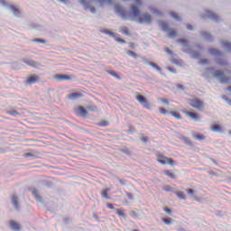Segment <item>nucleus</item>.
Segmentation results:
<instances>
[{
	"label": "nucleus",
	"instance_id": "obj_1",
	"mask_svg": "<svg viewBox=\"0 0 231 231\" xmlns=\"http://www.w3.org/2000/svg\"><path fill=\"white\" fill-rule=\"evenodd\" d=\"M115 12L123 21H127L129 17H133L134 19H138V23L140 24H152V16L149 13L142 14V11L137 5L132 4L130 5V11L127 12L124 9L122 5H116Z\"/></svg>",
	"mask_w": 231,
	"mask_h": 231
},
{
	"label": "nucleus",
	"instance_id": "obj_2",
	"mask_svg": "<svg viewBox=\"0 0 231 231\" xmlns=\"http://www.w3.org/2000/svg\"><path fill=\"white\" fill-rule=\"evenodd\" d=\"M210 75H213L215 79L219 80L220 84H231V78L225 74V71L221 69L216 70L214 67L206 68L205 71L202 73V77L206 79H210Z\"/></svg>",
	"mask_w": 231,
	"mask_h": 231
},
{
	"label": "nucleus",
	"instance_id": "obj_3",
	"mask_svg": "<svg viewBox=\"0 0 231 231\" xmlns=\"http://www.w3.org/2000/svg\"><path fill=\"white\" fill-rule=\"evenodd\" d=\"M177 42H179V44H182V46L184 47L181 50V51H183V53H188V55H191V57L193 59H197V60L201 59L200 52L198 51H193L190 48V45H189V40L183 39V38H180V39L177 40Z\"/></svg>",
	"mask_w": 231,
	"mask_h": 231
},
{
	"label": "nucleus",
	"instance_id": "obj_4",
	"mask_svg": "<svg viewBox=\"0 0 231 231\" xmlns=\"http://www.w3.org/2000/svg\"><path fill=\"white\" fill-rule=\"evenodd\" d=\"M158 24L162 30V32L168 33V37H170V39H174V37H178V32H176V30H174L171 27H169V23H167V22L160 20L158 22Z\"/></svg>",
	"mask_w": 231,
	"mask_h": 231
},
{
	"label": "nucleus",
	"instance_id": "obj_5",
	"mask_svg": "<svg viewBox=\"0 0 231 231\" xmlns=\"http://www.w3.org/2000/svg\"><path fill=\"white\" fill-rule=\"evenodd\" d=\"M188 104L191 107H194L195 109H198L199 111H203V109H205V104L203 103V100H201L198 97L189 99Z\"/></svg>",
	"mask_w": 231,
	"mask_h": 231
},
{
	"label": "nucleus",
	"instance_id": "obj_6",
	"mask_svg": "<svg viewBox=\"0 0 231 231\" xmlns=\"http://www.w3.org/2000/svg\"><path fill=\"white\" fill-rule=\"evenodd\" d=\"M100 32L105 33V35H108L112 39H115L116 41V42H120V44H127V42L125 40H124L120 37H116V35H118V33L113 32L109 29H101Z\"/></svg>",
	"mask_w": 231,
	"mask_h": 231
},
{
	"label": "nucleus",
	"instance_id": "obj_7",
	"mask_svg": "<svg viewBox=\"0 0 231 231\" xmlns=\"http://www.w3.org/2000/svg\"><path fill=\"white\" fill-rule=\"evenodd\" d=\"M201 18L210 19L211 21H214V23H217L219 21V16L210 10H207L204 14H201Z\"/></svg>",
	"mask_w": 231,
	"mask_h": 231
},
{
	"label": "nucleus",
	"instance_id": "obj_8",
	"mask_svg": "<svg viewBox=\"0 0 231 231\" xmlns=\"http://www.w3.org/2000/svg\"><path fill=\"white\" fill-rule=\"evenodd\" d=\"M142 60L144 64H148L149 66H152L153 69L158 71L161 75H163L162 67L158 66V64H156L154 61H150L149 59L145 57H142Z\"/></svg>",
	"mask_w": 231,
	"mask_h": 231
},
{
	"label": "nucleus",
	"instance_id": "obj_9",
	"mask_svg": "<svg viewBox=\"0 0 231 231\" xmlns=\"http://www.w3.org/2000/svg\"><path fill=\"white\" fill-rule=\"evenodd\" d=\"M55 80L58 82H63V80H73V76L68 74H56L54 75Z\"/></svg>",
	"mask_w": 231,
	"mask_h": 231
},
{
	"label": "nucleus",
	"instance_id": "obj_10",
	"mask_svg": "<svg viewBox=\"0 0 231 231\" xmlns=\"http://www.w3.org/2000/svg\"><path fill=\"white\" fill-rule=\"evenodd\" d=\"M79 5H82L84 10H89L91 14H97V9L91 6L87 0H79Z\"/></svg>",
	"mask_w": 231,
	"mask_h": 231
},
{
	"label": "nucleus",
	"instance_id": "obj_11",
	"mask_svg": "<svg viewBox=\"0 0 231 231\" xmlns=\"http://www.w3.org/2000/svg\"><path fill=\"white\" fill-rule=\"evenodd\" d=\"M41 77L38 75L32 74L30 75L27 79L25 80V84L29 86H32V84H37V81L40 80Z\"/></svg>",
	"mask_w": 231,
	"mask_h": 231
},
{
	"label": "nucleus",
	"instance_id": "obj_12",
	"mask_svg": "<svg viewBox=\"0 0 231 231\" xmlns=\"http://www.w3.org/2000/svg\"><path fill=\"white\" fill-rule=\"evenodd\" d=\"M33 198L38 201V203H44V199H42V196L39 195V189L36 188H31L30 189Z\"/></svg>",
	"mask_w": 231,
	"mask_h": 231
},
{
	"label": "nucleus",
	"instance_id": "obj_13",
	"mask_svg": "<svg viewBox=\"0 0 231 231\" xmlns=\"http://www.w3.org/2000/svg\"><path fill=\"white\" fill-rule=\"evenodd\" d=\"M200 37H203L204 41H206L207 42H212L214 41V37L212 36V34H210V32H207V31H200Z\"/></svg>",
	"mask_w": 231,
	"mask_h": 231
},
{
	"label": "nucleus",
	"instance_id": "obj_14",
	"mask_svg": "<svg viewBox=\"0 0 231 231\" xmlns=\"http://www.w3.org/2000/svg\"><path fill=\"white\" fill-rule=\"evenodd\" d=\"M9 226H10L11 230H14V231H21L22 230L21 224L17 223L15 220H10Z\"/></svg>",
	"mask_w": 231,
	"mask_h": 231
},
{
	"label": "nucleus",
	"instance_id": "obj_15",
	"mask_svg": "<svg viewBox=\"0 0 231 231\" xmlns=\"http://www.w3.org/2000/svg\"><path fill=\"white\" fill-rule=\"evenodd\" d=\"M11 203L15 210H19L21 208V206L19 205V197H17V195L12 196Z\"/></svg>",
	"mask_w": 231,
	"mask_h": 231
},
{
	"label": "nucleus",
	"instance_id": "obj_16",
	"mask_svg": "<svg viewBox=\"0 0 231 231\" xmlns=\"http://www.w3.org/2000/svg\"><path fill=\"white\" fill-rule=\"evenodd\" d=\"M9 10H11L15 17H21L23 15L21 9L15 7L14 5H9Z\"/></svg>",
	"mask_w": 231,
	"mask_h": 231
},
{
	"label": "nucleus",
	"instance_id": "obj_17",
	"mask_svg": "<svg viewBox=\"0 0 231 231\" xmlns=\"http://www.w3.org/2000/svg\"><path fill=\"white\" fill-rule=\"evenodd\" d=\"M208 53H210L213 57H223V52L216 48H208Z\"/></svg>",
	"mask_w": 231,
	"mask_h": 231
},
{
	"label": "nucleus",
	"instance_id": "obj_18",
	"mask_svg": "<svg viewBox=\"0 0 231 231\" xmlns=\"http://www.w3.org/2000/svg\"><path fill=\"white\" fill-rule=\"evenodd\" d=\"M76 115H79V116H87L88 110L84 106H79L76 110Z\"/></svg>",
	"mask_w": 231,
	"mask_h": 231
},
{
	"label": "nucleus",
	"instance_id": "obj_19",
	"mask_svg": "<svg viewBox=\"0 0 231 231\" xmlns=\"http://www.w3.org/2000/svg\"><path fill=\"white\" fill-rule=\"evenodd\" d=\"M69 100H78V98L82 97V93L73 92L68 95L67 97Z\"/></svg>",
	"mask_w": 231,
	"mask_h": 231
},
{
	"label": "nucleus",
	"instance_id": "obj_20",
	"mask_svg": "<svg viewBox=\"0 0 231 231\" xmlns=\"http://www.w3.org/2000/svg\"><path fill=\"white\" fill-rule=\"evenodd\" d=\"M23 62L27 64V66H31V68H39V66H41V63L32 60H24Z\"/></svg>",
	"mask_w": 231,
	"mask_h": 231
},
{
	"label": "nucleus",
	"instance_id": "obj_21",
	"mask_svg": "<svg viewBox=\"0 0 231 231\" xmlns=\"http://www.w3.org/2000/svg\"><path fill=\"white\" fill-rule=\"evenodd\" d=\"M171 64H175L176 66H183V60H180L176 58V56H172L170 59Z\"/></svg>",
	"mask_w": 231,
	"mask_h": 231
},
{
	"label": "nucleus",
	"instance_id": "obj_22",
	"mask_svg": "<svg viewBox=\"0 0 231 231\" xmlns=\"http://www.w3.org/2000/svg\"><path fill=\"white\" fill-rule=\"evenodd\" d=\"M157 162L161 163L162 165H167V157H165L163 154L157 155Z\"/></svg>",
	"mask_w": 231,
	"mask_h": 231
},
{
	"label": "nucleus",
	"instance_id": "obj_23",
	"mask_svg": "<svg viewBox=\"0 0 231 231\" xmlns=\"http://www.w3.org/2000/svg\"><path fill=\"white\" fill-rule=\"evenodd\" d=\"M180 139L186 143L189 147H192L194 143H192V141H190V138L187 136H180Z\"/></svg>",
	"mask_w": 231,
	"mask_h": 231
},
{
	"label": "nucleus",
	"instance_id": "obj_24",
	"mask_svg": "<svg viewBox=\"0 0 231 231\" xmlns=\"http://www.w3.org/2000/svg\"><path fill=\"white\" fill-rule=\"evenodd\" d=\"M111 190L110 188H106L105 189H103L101 191V196L105 199H111V197H109V191Z\"/></svg>",
	"mask_w": 231,
	"mask_h": 231
},
{
	"label": "nucleus",
	"instance_id": "obj_25",
	"mask_svg": "<svg viewBox=\"0 0 231 231\" xmlns=\"http://www.w3.org/2000/svg\"><path fill=\"white\" fill-rule=\"evenodd\" d=\"M187 115H188V116L192 118L195 122L199 121V115H198V113L187 112Z\"/></svg>",
	"mask_w": 231,
	"mask_h": 231
},
{
	"label": "nucleus",
	"instance_id": "obj_26",
	"mask_svg": "<svg viewBox=\"0 0 231 231\" xmlns=\"http://www.w3.org/2000/svg\"><path fill=\"white\" fill-rule=\"evenodd\" d=\"M7 115H10L11 116H14V118H19V116H21V114L19 112H17V110H7L6 111Z\"/></svg>",
	"mask_w": 231,
	"mask_h": 231
},
{
	"label": "nucleus",
	"instance_id": "obj_27",
	"mask_svg": "<svg viewBox=\"0 0 231 231\" xmlns=\"http://www.w3.org/2000/svg\"><path fill=\"white\" fill-rule=\"evenodd\" d=\"M216 64H217L218 66H228V62H226V60L221 59V58H217L215 60Z\"/></svg>",
	"mask_w": 231,
	"mask_h": 231
},
{
	"label": "nucleus",
	"instance_id": "obj_28",
	"mask_svg": "<svg viewBox=\"0 0 231 231\" xmlns=\"http://www.w3.org/2000/svg\"><path fill=\"white\" fill-rule=\"evenodd\" d=\"M222 46L226 50V51H228V53H231V42H222Z\"/></svg>",
	"mask_w": 231,
	"mask_h": 231
},
{
	"label": "nucleus",
	"instance_id": "obj_29",
	"mask_svg": "<svg viewBox=\"0 0 231 231\" xmlns=\"http://www.w3.org/2000/svg\"><path fill=\"white\" fill-rule=\"evenodd\" d=\"M127 55H129V57H133V59H142V55L137 54L136 52L133 51H127Z\"/></svg>",
	"mask_w": 231,
	"mask_h": 231
},
{
	"label": "nucleus",
	"instance_id": "obj_30",
	"mask_svg": "<svg viewBox=\"0 0 231 231\" xmlns=\"http://www.w3.org/2000/svg\"><path fill=\"white\" fill-rule=\"evenodd\" d=\"M106 73H108V75H111L112 77H114L117 80H122V78H120V75H118L116 73V71H115V70H106Z\"/></svg>",
	"mask_w": 231,
	"mask_h": 231
},
{
	"label": "nucleus",
	"instance_id": "obj_31",
	"mask_svg": "<svg viewBox=\"0 0 231 231\" xmlns=\"http://www.w3.org/2000/svg\"><path fill=\"white\" fill-rule=\"evenodd\" d=\"M136 100L140 102V104H144V102H147V97H145L143 95H140L138 94L136 97H135Z\"/></svg>",
	"mask_w": 231,
	"mask_h": 231
},
{
	"label": "nucleus",
	"instance_id": "obj_32",
	"mask_svg": "<svg viewBox=\"0 0 231 231\" xmlns=\"http://www.w3.org/2000/svg\"><path fill=\"white\" fill-rule=\"evenodd\" d=\"M121 33L126 35L127 37H131V32H129V28H127V26L121 27Z\"/></svg>",
	"mask_w": 231,
	"mask_h": 231
},
{
	"label": "nucleus",
	"instance_id": "obj_33",
	"mask_svg": "<svg viewBox=\"0 0 231 231\" xmlns=\"http://www.w3.org/2000/svg\"><path fill=\"white\" fill-rule=\"evenodd\" d=\"M152 14H155L156 15H159V17H163V13L158 10L155 7H152L151 9Z\"/></svg>",
	"mask_w": 231,
	"mask_h": 231
},
{
	"label": "nucleus",
	"instance_id": "obj_34",
	"mask_svg": "<svg viewBox=\"0 0 231 231\" xmlns=\"http://www.w3.org/2000/svg\"><path fill=\"white\" fill-rule=\"evenodd\" d=\"M174 194H176L179 199H187V197L185 196V193H183V191H174Z\"/></svg>",
	"mask_w": 231,
	"mask_h": 231
},
{
	"label": "nucleus",
	"instance_id": "obj_35",
	"mask_svg": "<svg viewBox=\"0 0 231 231\" xmlns=\"http://www.w3.org/2000/svg\"><path fill=\"white\" fill-rule=\"evenodd\" d=\"M170 115H171V116H174V118H177V120H181V115L179 112L176 111H170Z\"/></svg>",
	"mask_w": 231,
	"mask_h": 231
},
{
	"label": "nucleus",
	"instance_id": "obj_36",
	"mask_svg": "<svg viewBox=\"0 0 231 231\" xmlns=\"http://www.w3.org/2000/svg\"><path fill=\"white\" fill-rule=\"evenodd\" d=\"M116 214L117 216H119V217H124V219H125V217H127V215L125 213H124V210H122L121 208H116Z\"/></svg>",
	"mask_w": 231,
	"mask_h": 231
},
{
	"label": "nucleus",
	"instance_id": "obj_37",
	"mask_svg": "<svg viewBox=\"0 0 231 231\" xmlns=\"http://www.w3.org/2000/svg\"><path fill=\"white\" fill-rule=\"evenodd\" d=\"M164 174L165 176H168L169 178H171V180H176V175H174V173H172L171 171L169 170H165L164 171Z\"/></svg>",
	"mask_w": 231,
	"mask_h": 231
},
{
	"label": "nucleus",
	"instance_id": "obj_38",
	"mask_svg": "<svg viewBox=\"0 0 231 231\" xmlns=\"http://www.w3.org/2000/svg\"><path fill=\"white\" fill-rule=\"evenodd\" d=\"M120 152H123L124 154H126V156H132L133 153L131 152V150L129 148H122L120 149Z\"/></svg>",
	"mask_w": 231,
	"mask_h": 231
},
{
	"label": "nucleus",
	"instance_id": "obj_39",
	"mask_svg": "<svg viewBox=\"0 0 231 231\" xmlns=\"http://www.w3.org/2000/svg\"><path fill=\"white\" fill-rule=\"evenodd\" d=\"M170 15L175 19V21H178L179 23L181 22V16L178 15V14L174 12H171Z\"/></svg>",
	"mask_w": 231,
	"mask_h": 231
},
{
	"label": "nucleus",
	"instance_id": "obj_40",
	"mask_svg": "<svg viewBox=\"0 0 231 231\" xmlns=\"http://www.w3.org/2000/svg\"><path fill=\"white\" fill-rule=\"evenodd\" d=\"M97 125L99 127H107L109 125V122L106 121V120H103V121L97 123Z\"/></svg>",
	"mask_w": 231,
	"mask_h": 231
},
{
	"label": "nucleus",
	"instance_id": "obj_41",
	"mask_svg": "<svg viewBox=\"0 0 231 231\" xmlns=\"http://www.w3.org/2000/svg\"><path fill=\"white\" fill-rule=\"evenodd\" d=\"M32 42H40L41 44H46L47 41L42 38H35L32 40Z\"/></svg>",
	"mask_w": 231,
	"mask_h": 231
},
{
	"label": "nucleus",
	"instance_id": "obj_42",
	"mask_svg": "<svg viewBox=\"0 0 231 231\" xmlns=\"http://www.w3.org/2000/svg\"><path fill=\"white\" fill-rule=\"evenodd\" d=\"M166 163H168V165H171L172 167H174V165H178L176 161H174L172 158H168Z\"/></svg>",
	"mask_w": 231,
	"mask_h": 231
},
{
	"label": "nucleus",
	"instance_id": "obj_43",
	"mask_svg": "<svg viewBox=\"0 0 231 231\" xmlns=\"http://www.w3.org/2000/svg\"><path fill=\"white\" fill-rule=\"evenodd\" d=\"M162 222L165 224V225H172V218L171 217H163L162 218Z\"/></svg>",
	"mask_w": 231,
	"mask_h": 231
},
{
	"label": "nucleus",
	"instance_id": "obj_44",
	"mask_svg": "<svg viewBox=\"0 0 231 231\" xmlns=\"http://www.w3.org/2000/svg\"><path fill=\"white\" fill-rule=\"evenodd\" d=\"M193 136L195 140H199V141L205 140V135H203L202 134H194Z\"/></svg>",
	"mask_w": 231,
	"mask_h": 231
},
{
	"label": "nucleus",
	"instance_id": "obj_45",
	"mask_svg": "<svg viewBox=\"0 0 231 231\" xmlns=\"http://www.w3.org/2000/svg\"><path fill=\"white\" fill-rule=\"evenodd\" d=\"M165 51L166 53H168V55H171V57H178V55L169 48H166Z\"/></svg>",
	"mask_w": 231,
	"mask_h": 231
},
{
	"label": "nucleus",
	"instance_id": "obj_46",
	"mask_svg": "<svg viewBox=\"0 0 231 231\" xmlns=\"http://www.w3.org/2000/svg\"><path fill=\"white\" fill-rule=\"evenodd\" d=\"M159 111L161 113V115H170L171 111H168L167 109L163 108V107H159Z\"/></svg>",
	"mask_w": 231,
	"mask_h": 231
},
{
	"label": "nucleus",
	"instance_id": "obj_47",
	"mask_svg": "<svg viewBox=\"0 0 231 231\" xmlns=\"http://www.w3.org/2000/svg\"><path fill=\"white\" fill-rule=\"evenodd\" d=\"M199 64H201L202 66H208L210 62L208 61V59H203V60H200Z\"/></svg>",
	"mask_w": 231,
	"mask_h": 231
},
{
	"label": "nucleus",
	"instance_id": "obj_48",
	"mask_svg": "<svg viewBox=\"0 0 231 231\" xmlns=\"http://www.w3.org/2000/svg\"><path fill=\"white\" fill-rule=\"evenodd\" d=\"M164 212H166V214H168V216H172V209H171L168 207H164L163 208Z\"/></svg>",
	"mask_w": 231,
	"mask_h": 231
},
{
	"label": "nucleus",
	"instance_id": "obj_49",
	"mask_svg": "<svg viewBox=\"0 0 231 231\" xmlns=\"http://www.w3.org/2000/svg\"><path fill=\"white\" fill-rule=\"evenodd\" d=\"M162 189L165 190V192H172V187L169 185L163 186Z\"/></svg>",
	"mask_w": 231,
	"mask_h": 231
},
{
	"label": "nucleus",
	"instance_id": "obj_50",
	"mask_svg": "<svg viewBox=\"0 0 231 231\" xmlns=\"http://www.w3.org/2000/svg\"><path fill=\"white\" fill-rule=\"evenodd\" d=\"M142 106L144 107V109H151V104L146 99V102L143 103Z\"/></svg>",
	"mask_w": 231,
	"mask_h": 231
},
{
	"label": "nucleus",
	"instance_id": "obj_51",
	"mask_svg": "<svg viewBox=\"0 0 231 231\" xmlns=\"http://www.w3.org/2000/svg\"><path fill=\"white\" fill-rule=\"evenodd\" d=\"M222 127L221 125H213L212 126V131L217 132V131H222Z\"/></svg>",
	"mask_w": 231,
	"mask_h": 231
},
{
	"label": "nucleus",
	"instance_id": "obj_52",
	"mask_svg": "<svg viewBox=\"0 0 231 231\" xmlns=\"http://www.w3.org/2000/svg\"><path fill=\"white\" fill-rule=\"evenodd\" d=\"M222 99L225 100L229 106H231V99L227 96H222Z\"/></svg>",
	"mask_w": 231,
	"mask_h": 231
},
{
	"label": "nucleus",
	"instance_id": "obj_53",
	"mask_svg": "<svg viewBox=\"0 0 231 231\" xmlns=\"http://www.w3.org/2000/svg\"><path fill=\"white\" fill-rule=\"evenodd\" d=\"M63 221H64L65 225H70V223L73 222V220L71 218H69V217H64Z\"/></svg>",
	"mask_w": 231,
	"mask_h": 231
},
{
	"label": "nucleus",
	"instance_id": "obj_54",
	"mask_svg": "<svg viewBox=\"0 0 231 231\" xmlns=\"http://www.w3.org/2000/svg\"><path fill=\"white\" fill-rule=\"evenodd\" d=\"M130 216L133 217V219L138 218V213H136V211H130Z\"/></svg>",
	"mask_w": 231,
	"mask_h": 231
},
{
	"label": "nucleus",
	"instance_id": "obj_55",
	"mask_svg": "<svg viewBox=\"0 0 231 231\" xmlns=\"http://www.w3.org/2000/svg\"><path fill=\"white\" fill-rule=\"evenodd\" d=\"M0 4H2L3 6H6V8H10V6H12V5L8 4L5 0H1Z\"/></svg>",
	"mask_w": 231,
	"mask_h": 231
},
{
	"label": "nucleus",
	"instance_id": "obj_56",
	"mask_svg": "<svg viewBox=\"0 0 231 231\" xmlns=\"http://www.w3.org/2000/svg\"><path fill=\"white\" fill-rule=\"evenodd\" d=\"M134 2H135L134 6H137V8H140V6H142V5H143L142 3V0H134Z\"/></svg>",
	"mask_w": 231,
	"mask_h": 231
},
{
	"label": "nucleus",
	"instance_id": "obj_57",
	"mask_svg": "<svg viewBox=\"0 0 231 231\" xmlns=\"http://www.w3.org/2000/svg\"><path fill=\"white\" fill-rule=\"evenodd\" d=\"M186 28L187 30H189V32H194V26H192L190 23H187Z\"/></svg>",
	"mask_w": 231,
	"mask_h": 231
},
{
	"label": "nucleus",
	"instance_id": "obj_58",
	"mask_svg": "<svg viewBox=\"0 0 231 231\" xmlns=\"http://www.w3.org/2000/svg\"><path fill=\"white\" fill-rule=\"evenodd\" d=\"M107 208H109L110 210H116V208H115V206L111 203H107L106 204Z\"/></svg>",
	"mask_w": 231,
	"mask_h": 231
},
{
	"label": "nucleus",
	"instance_id": "obj_59",
	"mask_svg": "<svg viewBox=\"0 0 231 231\" xmlns=\"http://www.w3.org/2000/svg\"><path fill=\"white\" fill-rule=\"evenodd\" d=\"M186 190H187L188 194H189L190 196L196 194V191L193 189L189 188V189H188Z\"/></svg>",
	"mask_w": 231,
	"mask_h": 231
},
{
	"label": "nucleus",
	"instance_id": "obj_60",
	"mask_svg": "<svg viewBox=\"0 0 231 231\" xmlns=\"http://www.w3.org/2000/svg\"><path fill=\"white\" fill-rule=\"evenodd\" d=\"M89 111H97V107L95 105H91L88 106Z\"/></svg>",
	"mask_w": 231,
	"mask_h": 231
},
{
	"label": "nucleus",
	"instance_id": "obj_61",
	"mask_svg": "<svg viewBox=\"0 0 231 231\" xmlns=\"http://www.w3.org/2000/svg\"><path fill=\"white\" fill-rule=\"evenodd\" d=\"M42 185H45V187H51V182H50L48 180H43Z\"/></svg>",
	"mask_w": 231,
	"mask_h": 231
},
{
	"label": "nucleus",
	"instance_id": "obj_62",
	"mask_svg": "<svg viewBox=\"0 0 231 231\" xmlns=\"http://www.w3.org/2000/svg\"><path fill=\"white\" fill-rule=\"evenodd\" d=\"M168 71H170L171 73H177L176 69L172 68V67H168L167 68Z\"/></svg>",
	"mask_w": 231,
	"mask_h": 231
},
{
	"label": "nucleus",
	"instance_id": "obj_63",
	"mask_svg": "<svg viewBox=\"0 0 231 231\" xmlns=\"http://www.w3.org/2000/svg\"><path fill=\"white\" fill-rule=\"evenodd\" d=\"M161 102H162V104H165V106H169V100L167 98H161Z\"/></svg>",
	"mask_w": 231,
	"mask_h": 231
},
{
	"label": "nucleus",
	"instance_id": "obj_64",
	"mask_svg": "<svg viewBox=\"0 0 231 231\" xmlns=\"http://www.w3.org/2000/svg\"><path fill=\"white\" fill-rule=\"evenodd\" d=\"M126 196H127L128 199H131V200L134 199V197L133 196V193H131V192L126 193Z\"/></svg>",
	"mask_w": 231,
	"mask_h": 231
}]
</instances>
